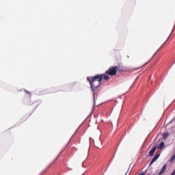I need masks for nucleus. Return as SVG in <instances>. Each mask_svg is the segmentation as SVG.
Wrapping results in <instances>:
<instances>
[{
    "instance_id": "f8f14e48",
    "label": "nucleus",
    "mask_w": 175,
    "mask_h": 175,
    "mask_svg": "<svg viewBox=\"0 0 175 175\" xmlns=\"http://www.w3.org/2000/svg\"><path fill=\"white\" fill-rule=\"evenodd\" d=\"M53 165H54V163H52L49 164V165L47 166L46 169H50V167H51V166H53Z\"/></svg>"
},
{
    "instance_id": "423d86ee",
    "label": "nucleus",
    "mask_w": 175,
    "mask_h": 175,
    "mask_svg": "<svg viewBox=\"0 0 175 175\" xmlns=\"http://www.w3.org/2000/svg\"><path fill=\"white\" fill-rule=\"evenodd\" d=\"M155 151H157V146H154L150 151L149 152V157H152L154 154H155Z\"/></svg>"
},
{
    "instance_id": "4468645a",
    "label": "nucleus",
    "mask_w": 175,
    "mask_h": 175,
    "mask_svg": "<svg viewBox=\"0 0 175 175\" xmlns=\"http://www.w3.org/2000/svg\"><path fill=\"white\" fill-rule=\"evenodd\" d=\"M138 175H144V174L140 173V174H139Z\"/></svg>"
},
{
    "instance_id": "9d476101",
    "label": "nucleus",
    "mask_w": 175,
    "mask_h": 175,
    "mask_svg": "<svg viewBox=\"0 0 175 175\" xmlns=\"http://www.w3.org/2000/svg\"><path fill=\"white\" fill-rule=\"evenodd\" d=\"M174 159H175V154L172 156V157L170 160V162H171V163H173L174 161Z\"/></svg>"
},
{
    "instance_id": "1a4fd4ad",
    "label": "nucleus",
    "mask_w": 175,
    "mask_h": 175,
    "mask_svg": "<svg viewBox=\"0 0 175 175\" xmlns=\"http://www.w3.org/2000/svg\"><path fill=\"white\" fill-rule=\"evenodd\" d=\"M173 124H174V125H175V120H174V119H173L172 121H171V122L169 123L168 126H169V127L172 126V125H173Z\"/></svg>"
},
{
    "instance_id": "ddd939ff",
    "label": "nucleus",
    "mask_w": 175,
    "mask_h": 175,
    "mask_svg": "<svg viewBox=\"0 0 175 175\" xmlns=\"http://www.w3.org/2000/svg\"><path fill=\"white\" fill-rule=\"evenodd\" d=\"M25 92H27V94H29V92H27V90H25Z\"/></svg>"
},
{
    "instance_id": "7ed1b4c3",
    "label": "nucleus",
    "mask_w": 175,
    "mask_h": 175,
    "mask_svg": "<svg viewBox=\"0 0 175 175\" xmlns=\"http://www.w3.org/2000/svg\"><path fill=\"white\" fill-rule=\"evenodd\" d=\"M117 70H118V66H111L106 72V75L109 76H116L117 75Z\"/></svg>"
},
{
    "instance_id": "f03ea898",
    "label": "nucleus",
    "mask_w": 175,
    "mask_h": 175,
    "mask_svg": "<svg viewBox=\"0 0 175 175\" xmlns=\"http://www.w3.org/2000/svg\"><path fill=\"white\" fill-rule=\"evenodd\" d=\"M174 132H175V126L174 125L172 127H170L169 130L163 133V139H166L168 137H172L174 136Z\"/></svg>"
},
{
    "instance_id": "39448f33",
    "label": "nucleus",
    "mask_w": 175,
    "mask_h": 175,
    "mask_svg": "<svg viewBox=\"0 0 175 175\" xmlns=\"http://www.w3.org/2000/svg\"><path fill=\"white\" fill-rule=\"evenodd\" d=\"M161 156V153L157 154L151 161V162L150 163V166H151V165H152V163H154V162H155L157 161V159H158V158H159V157Z\"/></svg>"
},
{
    "instance_id": "f257e3e1",
    "label": "nucleus",
    "mask_w": 175,
    "mask_h": 175,
    "mask_svg": "<svg viewBox=\"0 0 175 175\" xmlns=\"http://www.w3.org/2000/svg\"><path fill=\"white\" fill-rule=\"evenodd\" d=\"M87 80L90 83L91 90L93 92V95L94 96H95V94L98 92L99 87H100V84L102 83V76L96 75L92 77H88Z\"/></svg>"
},
{
    "instance_id": "6e6552de",
    "label": "nucleus",
    "mask_w": 175,
    "mask_h": 175,
    "mask_svg": "<svg viewBox=\"0 0 175 175\" xmlns=\"http://www.w3.org/2000/svg\"><path fill=\"white\" fill-rule=\"evenodd\" d=\"M163 147H165V142H161L159 146H158V149L159 150H163Z\"/></svg>"
},
{
    "instance_id": "0eeeda50",
    "label": "nucleus",
    "mask_w": 175,
    "mask_h": 175,
    "mask_svg": "<svg viewBox=\"0 0 175 175\" xmlns=\"http://www.w3.org/2000/svg\"><path fill=\"white\" fill-rule=\"evenodd\" d=\"M166 166H167L166 164L163 165V167H162L161 170L160 171L158 175H162L163 174V173H165V172L166 171Z\"/></svg>"
},
{
    "instance_id": "2eb2a0df",
    "label": "nucleus",
    "mask_w": 175,
    "mask_h": 175,
    "mask_svg": "<svg viewBox=\"0 0 175 175\" xmlns=\"http://www.w3.org/2000/svg\"><path fill=\"white\" fill-rule=\"evenodd\" d=\"M165 45V43L164 44H163V46H164Z\"/></svg>"
},
{
    "instance_id": "dca6fc26",
    "label": "nucleus",
    "mask_w": 175,
    "mask_h": 175,
    "mask_svg": "<svg viewBox=\"0 0 175 175\" xmlns=\"http://www.w3.org/2000/svg\"><path fill=\"white\" fill-rule=\"evenodd\" d=\"M165 45V43L164 44H163V46H164Z\"/></svg>"
},
{
    "instance_id": "20e7f679",
    "label": "nucleus",
    "mask_w": 175,
    "mask_h": 175,
    "mask_svg": "<svg viewBox=\"0 0 175 175\" xmlns=\"http://www.w3.org/2000/svg\"><path fill=\"white\" fill-rule=\"evenodd\" d=\"M107 75V74L98 75V76H101L102 77V81L103 80H106L107 81H109V80H110V77Z\"/></svg>"
},
{
    "instance_id": "9b49d317",
    "label": "nucleus",
    "mask_w": 175,
    "mask_h": 175,
    "mask_svg": "<svg viewBox=\"0 0 175 175\" xmlns=\"http://www.w3.org/2000/svg\"><path fill=\"white\" fill-rule=\"evenodd\" d=\"M100 144H102V142H100L99 144L96 143V147H97V148H99V147H100Z\"/></svg>"
}]
</instances>
